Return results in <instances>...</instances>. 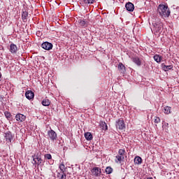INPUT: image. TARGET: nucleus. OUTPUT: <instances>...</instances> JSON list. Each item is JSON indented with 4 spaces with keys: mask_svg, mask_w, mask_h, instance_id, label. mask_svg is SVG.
I'll use <instances>...</instances> for the list:
<instances>
[{
    "mask_svg": "<svg viewBox=\"0 0 179 179\" xmlns=\"http://www.w3.org/2000/svg\"><path fill=\"white\" fill-rule=\"evenodd\" d=\"M157 10L158 13L163 19L169 17L171 13L167 4H159Z\"/></svg>",
    "mask_w": 179,
    "mask_h": 179,
    "instance_id": "obj_1",
    "label": "nucleus"
},
{
    "mask_svg": "<svg viewBox=\"0 0 179 179\" xmlns=\"http://www.w3.org/2000/svg\"><path fill=\"white\" fill-rule=\"evenodd\" d=\"M124 156H125V150L120 149L117 155L115 157V163H122V162H124Z\"/></svg>",
    "mask_w": 179,
    "mask_h": 179,
    "instance_id": "obj_2",
    "label": "nucleus"
},
{
    "mask_svg": "<svg viewBox=\"0 0 179 179\" xmlns=\"http://www.w3.org/2000/svg\"><path fill=\"white\" fill-rule=\"evenodd\" d=\"M115 125L117 129H120V131H122V129H125V122L122 119H119L117 121H116Z\"/></svg>",
    "mask_w": 179,
    "mask_h": 179,
    "instance_id": "obj_3",
    "label": "nucleus"
},
{
    "mask_svg": "<svg viewBox=\"0 0 179 179\" xmlns=\"http://www.w3.org/2000/svg\"><path fill=\"white\" fill-rule=\"evenodd\" d=\"M48 136L49 137V139L53 142L57 141V133L52 129H50L48 131Z\"/></svg>",
    "mask_w": 179,
    "mask_h": 179,
    "instance_id": "obj_4",
    "label": "nucleus"
},
{
    "mask_svg": "<svg viewBox=\"0 0 179 179\" xmlns=\"http://www.w3.org/2000/svg\"><path fill=\"white\" fill-rule=\"evenodd\" d=\"M41 47H42V48H43V50L50 51V50H52V47H54V45H52V43L46 41L41 44Z\"/></svg>",
    "mask_w": 179,
    "mask_h": 179,
    "instance_id": "obj_5",
    "label": "nucleus"
},
{
    "mask_svg": "<svg viewBox=\"0 0 179 179\" xmlns=\"http://www.w3.org/2000/svg\"><path fill=\"white\" fill-rule=\"evenodd\" d=\"M4 138L8 143H10L12 142V140L13 139V136H12V133L10 131H7L4 134Z\"/></svg>",
    "mask_w": 179,
    "mask_h": 179,
    "instance_id": "obj_6",
    "label": "nucleus"
},
{
    "mask_svg": "<svg viewBox=\"0 0 179 179\" xmlns=\"http://www.w3.org/2000/svg\"><path fill=\"white\" fill-rule=\"evenodd\" d=\"M152 26L154 27L155 33H159V31H162V27H163V24L153 23Z\"/></svg>",
    "mask_w": 179,
    "mask_h": 179,
    "instance_id": "obj_7",
    "label": "nucleus"
},
{
    "mask_svg": "<svg viewBox=\"0 0 179 179\" xmlns=\"http://www.w3.org/2000/svg\"><path fill=\"white\" fill-rule=\"evenodd\" d=\"M125 8L128 12H134V10L135 9V6H134V3L131 2H128L125 5Z\"/></svg>",
    "mask_w": 179,
    "mask_h": 179,
    "instance_id": "obj_8",
    "label": "nucleus"
},
{
    "mask_svg": "<svg viewBox=\"0 0 179 179\" xmlns=\"http://www.w3.org/2000/svg\"><path fill=\"white\" fill-rule=\"evenodd\" d=\"M15 120L20 122H23L26 120V116L23 114L18 113L15 115Z\"/></svg>",
    "mask_w": 179,
    "mask_h": 179,
    "instance_id": "obj_9",
    "label": "nucleus"
},
{
    "mask_svg": "<svg viewBox=\"0 0 179 179\" xmlns=\"http://www.w3.org/2000/svg\"><path fill=\"white\" fill-rule=\"evenodd\" d=\"M25 97L28 100H31V99L34 98V92H33L31 90H28L25 93Z\"/></svg>",
    "mask_w": 179,
    "mask_h": 179,
    "instance_id": "obj_10",
    "label": "nucleus"
},
{
    "mask_svg": "<svg viewBox=\"0 0 179 179\" xmlns=\"http://www.w3.org/2000/svg\"><path fill=\"white\" fill-rule=\"evenodd\" d=\"M117 69L120 73H125L127 72V70L125 69V66L122 63H119L117 65Z\"/></svg>",
    "mask_w": 179,
    "mask_h": 179,
    "instance_id": "obj_11",
    "label": "nucleus"
},
{
    "mask_svg": "<svg viewBox=\"0 0 179 179\" xmlns=\"http://www.w3.org/2000/svg\"><path fill=\"white\" fill-rule=\"evenodd\" d=\"M10 52L11 54H16L17 52V46L15 44L11 43L10 45Z\"/></svg>",
    "mask_w": 179,
    "mask_h": 179,
    "instance_id": "obj_12",
    "label": "nucleus"
},
{
    "mask_svg": "<svg viewBox=\"0 0 179 179\" xmlns=\"http://www.w3.org/2000/svg\"><path fill=\"white\" fill-rule=\"evenodd\" d=\"M131 60L133 62H134V64H136V65H137V66H141V65H142V62L138 57H132Z\"/></svg>",
    "mask_w": 179,
    "mask_h": 179,
    "instance_id": "obj_13",
    "label": "nucleus"
},
{
    "mask_svg": "<svg viewBox=\"0 0 179 179\" xmlns=\"http://www.w3.org/2000/svg\"><path fill=\"white\" fill-rule=\"evenodd\" d=\"M162 110L164 114H171V107L170 106H164Z\"/></svg>",
    "mask_w": 179,
    "mask_h": 179,
    "instance_id": "obj_14",
    "label": "nucleus"
},
{
    "mask_svg": "<svg viewBox=\"0 0 179 179\" xmlns=\"http://www.w3.org/2000/svg\"><path fill=\"white\" fill-rule=\"evenodd\" d=\"M99 125L103 131H107L108 129V127L107 126V123L106 122L100 121Z\"/></svg>",
    "mask_w": 179,
    "mask_h": 179,
    "instance_id": "obj_15",
    "label": "nucleus"
},
{
    "mask_svg": "<svg viewBox=\"0 0 179 179\" xmlns=\"http://www.w3.org/2000/svg\"><path fill=\"white\" fill-rule=\"evenodd\" d=\"M40 155H41V153H40V152H37L36 154L37 166H40V164H41L43 163V159H41V157H40Z\"/></svg>",
    "mask_w": 179,
    "mask_h": 179,
    "instance_id": "obj_16",
    "label": "nucleus"
},
{
    "mask_svg": "<svg viewBox=\"0 0 179 179\" xmlns=\"http://www.w3.org/2000/svg\"><path fill=\"white\" fill-rule=\"evenodd\" d=\"M28 17H29V13L27 11H23L22 13V19L23 22H27Z\"/></svg>",
    "mask_w": 179,
    "mask_h": 179,
    "instance_id": "obj_17",
    "label": "nucleus"
},
{
    "mask_svg": "<svg viewBox=\"0 0 179 179\" xmlns=\"http://www.w3.org/2000/svg\"><path fill=\"white\" fill-rule=\"evenodd\" d=\"M162 69L167 72V71H170V69H173V66L171 65L166 66L164 64H162Z\"/></svg>",
    "mask_w": 179,
    "mask_h": 179,
    "instance_id": "obj_18",
    "label": "nucleus"
},
{
    "mask_svg": "<svg viewBox=\"0 0 179 179\" xmlns=\"http://www.w3.org/2000/svg\"><path fill=\"white\" fill-rule=\"evenodd\" d=\"M85 138L87 141H92L93 139V135L90 132H87L85 134Z\"/></svg>",
    "mask_w": 179,
    "mask_h": 179,
    "instance_id": "obj_19",
    "label": "nucleus"
},
{
    "mask_svg": "<svg viewBox=\"0 0 179 179\" xmlns=\"http://www.w3.org/2000/svg\"><path fill=\"white\" fill-rule=\"evenodd\" d=\"M50 101L48 99H45L42 101L41 104L43 105L45 107H48L50 104Z\"/></svg>",
    "mask_w": 179,
    "mask_h": 179,
    "instance_id": "obj_20",
    "label": "nucleus"
},
{
    "mask_svg": "<svg viewBox=\"0 0 179 179\" xmlns=\"http://www.w3.org/2000/svg\"><path fill=\"white\" fill-rule=\"evenodd\" d=\"M57 178L59 179H66V173H57Z\"/></svg>",
    "mask_w": 179,
    "mask_h": 179,
    "instance_id": "obj_21",
    "label": "nucleus"
},
{
    "mask_svg": "<svg viewBox=\"0 0 179 179\" xmlns=\"http://www.w3.org/2000/svg\"><path fill=\"white\" fill-rule=\"evenodd\" d=\"M154 60L156 61L157 62V64H159V62H162V56L159 55H155L154 57Z\"/></svg>",
    "mask_w": 179,
    "mask_h": 179,
    "instance_id": "obj_22",
    "label": "nucleus"
},
{
    "mask_svg": "<svg viewBox=\"0 0 179 179\" xmlns=\"http://www.w3.org/2000/svg\"><path fill=\"white\" fill-rule=\"evenodd\" d=\"M135 164H142V158L141 157H136L134 159Z\"/></svg>",
    "mask_w": 179,
    "mask_h": 179,
    "instance_id": "obj_23",
    "label": "nucleus"
},
{
    "mask_svg": "<svg viewBox=\"0 0 179 179\" xmlns=\"http://www.w3.org/2000/svg\"><path fill=\"white\" fill-rule=\"evenodd\" d=\"M92 173L94 174V176H99V174H100L99 167L93 168L92 170Z\"/></svg>",
    "mask_w": 179,
    "mask_h": 179,
    "instance_id": "obj_24",
    "label": "nucleus"
},
{
    "mask_svg": "<svg viewBox=\"0 0 179 179\" xmlns=\"http://www.w3.org/2000/svg\"><path fill=\"white\" fill-rule=\"evenodd\" d=\"M61 173H65L66 171V168H65V165L64 164H61L59 166Z\"/></svg>",
    "mask_w": 179,
    "mask_h": 179,
    "instance_id": "obj_25",
    "label": "nucleus"
},
{
    "mask_svg": "<svg viewBox=\"0 0 179 179\" xmlns=\"http://www.w3.org/2000/svg\"><path fill=\"white\" fill-rule=\"evenodd\" d=\"M113 171V169L111 168V166H107L105 169V173H106V174H111Z\"/></svg>",
    "mask_w": 179,
    "mask_h": 179,
    "instance_id": "obj_26",
    "label": "nucleus"
},
{
    "mask_svg": "<svg viewBox=\"0 0 179 179\" xmlns=\"http://www.w3.org/2000/svg\"><path fill=\"white\" fill-rule=\"evenodd\" d=\"M4 115L7 120H10V118H12V114L8 111L4 112Z\"/></svg>",
    "mask_w": 179,
    "mask_h": 179,
    "instance_id": "obj_27",
    "label": "nucleus"
},
{
    "mask_svg": "<svg viewBox=\"0 0 179 179\" xmlns=\"http://www.w3.org/2000/svg\"><path fill=\"white\" fill-rule=\"evenodd\" d=\"M78 22L80 26H86V21H85V20H78Z\"/></svg>",
    "mask_w": 179,
    "mask_h": 179,
    "instance_id": "obj_28",
    "label": "nucleus"
},
{
    "mask_svg": "<svg viewBox=\"0 0 179 179\" xmlns=\"http://www.w3.org/2000/svg\"><path fill=\"white\" fill-rule=\"evenodd\" d=\"M32 158H33L32 164H34V166L37 165V158H36V154L34 155H32Z\"/></svg>",
    "mask_w": 179,
    "mask_h": 179,
    "instance_id": "obj_29",
    "label": "nucleus"
},
{
    "mask_svg": "<svg viewBox=\"0 0 179 179\" xmlns=\"http://www.w3.org/2000/svg\"><path fill=\"white\" fill-rule=\"evenodd\" d=\"M45 159H47L48 160H51L52 159V156H51V154H45L44 155Z\"/></svg>",
    "mask_w": 179,
    "mask_h": 179,
    "instance_id": "obj_30",
    "label": "nucleus"
},
{
    "mask_svg": "<svg viewBox=\"0 0 179 179\" xmlns=\"http://www.w3.org/2000/svg\"><path fill=\"white\" fill-rule=\"evenodd\" d=\"M83 3L90 4L93 3L94 2V0H83Z\"/></svg>",
    "mask_w": 179,
    "mask_h": 179,
    "instance_id": "obj_31",
    "label": "nucleus"
},
{
    "mask_svg": "<svg viewBox=\"0 0 179 179\" xmlns=\"http://www.w3.org/2000/svg\"><path fill=\"white\" fill-rule=\"evenodd\" d=\"M154 122H155V124H159V122H160V117H155Z\"/></svg>",
    "mask_w": 179,
    "mask_h": 179,
    "instance_id": "obj_32",
    "label": "nucleus"
},
{
    "mask_svg": "<svg viewBox=\"0 0 179 179\" xmlns=\"http://www.w3.org/2000/svg\"><path fill=\"white\" fill-rule=\"evenodd\" d=\"M1 76H2V74H1V72H0V79H1Z\"/></svg>",
    "mask_w": 179,
    "mask_h": 179,
    "instance_id": "obj_33",
    "label": "nucleus"
},
{
    "mask_svg": "<svg viewBox=\"0 0 179 179\" xmlns=\"http://www.w3.org/2000/svg\"><path fill=\"white\" fill-rule=\"evenodd\" d=\"M147 179H153V178H148Z\"/></svg>",
    "mask_w": 179,
    "mask_h": 179,
    "instance_id": "obj_34",
    "label": "nucleus"
},
{
    "mask_svg": "<svg viewBox=\"0 0 179 179\" xmlns=\"http://www.w3.org/2000/svg\"><path fill=\"white\" fill-rule=\"evenodd\" d=\"M0 71H1V67H0Z\"/></svg>",
    "mask_w": 179,
    "mask_h": 179,
    "instance_id": "obj_35",
    "label": "nucleus"
}]
</instances>
